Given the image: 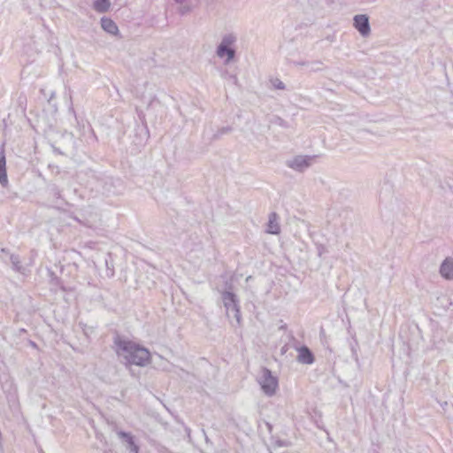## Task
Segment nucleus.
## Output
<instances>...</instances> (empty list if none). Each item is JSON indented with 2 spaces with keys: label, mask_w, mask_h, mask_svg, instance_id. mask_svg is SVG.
Wrapping results in <instances>:
<instances>
[{
  "label": "nucleus",
  "mask_w": 453,
  "mask_h": 453,
  "mask_svg": "<svg viewBox=\"0 0 453 453\" xmlns=\"http://www.w3.org/2000/svg\"><path fill=\"white\" fill-rule=\"evenodd\" d=\"M114 344L117 355L122 357L127 364L145 366L150 361V351L132 341L118 336Z\"/></svg>",
  "instance_id": "f257e3e1"
},
{
  "label": "nucleus",
  "mask_w": 453,
  "mask_h": 453,
  "mask_svg": "<svg viewBox=\"0 0 453 453\" xmlns=\"http://www.w3.org/2000/svg\"><path fill=\"white\" fill-rule=\"evenodd\" d=\"M257 380L265 395L273 396L276 394L279 388L278 378L270 370L262 368Z\"/></svg>",
  "instance_id": "f03ea898"
},
{
  "label": "nucleus",
  "mask_w": 453,
  "mask_h": 453,
  "mask_svg": "<svg viewBox=\"0 0 453 453\" xmlns=\"http://www.w3.org/2000/svg\"><path fill=\"white\" fill-rule=\"evenodd\" d=\"M316 156L296 155L286 161V165L298 173H303L315 162Z\"/></svg>",
  "instance_id": "7ed1b4c3"
},
{
  "label": "nucleus",
  "mask_w": 453,
  "mask_h": 453,
  "mask_svg": "<svg viewBox=\"0 0 453 453\" xmlns=\"http://www.w3.org/2000/svg\"><path fill=\"white\" fill-rule=\"evenodd\" d=\"M236 41V37L233 35H226L222 38L217 48V56L220 58H226L225 63H230L234 56L235 50L231 47Z\"/></svg>",
  "instance_id": "20e7f679"
},
{
  "label": "nucleus",
  "mask_w": 453,
  "mask_h": 453,
  "mask_svg": "<svg viewBox=\"0 0 453 453\" xmlns=\"http://www.w3.org/2000/svg\"><path fill=\"white\" fill-rule=\"evenodd\" d=\"M222 301L226 310L227 317H230L231 313H233V317L236 319L237 323L240 324L241 313L236 296L232 292L225 291L222 294Z\"/></svg>",
  "instance_id": "39448f33"
},
{
  "label": "nucleus",
  "mask_w": 453,
  "mask_h": 453,
  "mask_svg": "<svg viewBox=\"0 0 453 453\" xmlns=\"http://www.w3.org/2000/svg\"><path fill=\"white\" fill-rule=\"evenodd\" d=\"M353 26L363 37H368L371 35V27L369 17L366 14H357L353 18Z\"/></svg>",
  "instance_id": "423d86ee"
},
{
  "label": "nucleus",
  "mask_w": 453,
  "mask_h": 453,
  "mask_svg": "<svg viewBox=\"0 0 453 453\" xmlns=\"http://www.w3.org/2000/svg\"><path fill=\"white\" fill-rule=\"evenodd\" d=\"M118 437L126 444L127 449L133 453H139V447L134 441V436L130 433L117 430Z\"/></svg>",
  "instance_id": "0eeeda50"
},
{
  "label": "nucleus",
  "mask_w": 453,
  "mask_h": 453,
  "mask_svg": "<svg viewBox=\"0 0 453 453\" xmlns=\"http://www.w3.org/2000/svg\"><path fill=\"white\" fill-rule=\"evenodd\" d=\"M82 218L83 219L81 220L82 224L91 228L96 227L101 221L99 214L92 210L84 211Z\"/></svg>",
  "instance_id": "6e6552de"
},
{
  "label": "nucleus",
  "mask_w": 453,
  "mask_h": 453,
  "mask_svg": "<svg viewBox=\"0 0 453 453\" xmlns=\"http://www.w3.org/2000/svg\"><path fill=\"white\" fill-rule=\"evenodd\" d=\"M440 274L448 280H453V257H446L440 266Z\"/></svg>",
  "instance_id": "1a4fd4ad"
},
{
  "label": "nucleus",
  "mask_w": 453,
  "mask_h": 453,
  "mask_svg": "<svg viewBox=\"0 0 453 453\" xmlns=\"http://www.w3.org/2000/svg\"><path fill=\"white\" fill-rule=\"evenodd\" d=\"M266 233L271 234H279L280 226L279 224V217L275 212L269 214L268 222L266 225Z\"/></svg>",
  "instance_id": "9d476101"
},
{
  "label": "nucleus",
  "mask_w": 453,
  "mask_h": 453,
  "mask_svg": "<svg viewBox=\"0 0 453 453\" xmlns=\"http://www.w3.org/2000/svg\"><path fill=\"white\" fill-rule=\"evenodd\" d=\"M1 253L4 254L6 256H9L10 262L12 264V269L18 273H20L22 274L25 273V267L22 266L21 261L19 259V257L15 254H10L9 251L6 249H2Z\"/></svg>",
  "instance_id": "9b49d317"
},
{
  "label": "nucleus",
  "mask_w": 453,
  "mask_h": 453,
  "mask_svg": "<svg viewBox=\"0 0 453 453\" xmlns=\"http://www.w3.org/2000/svg\"><path fill=\"white\" fill-rule=\"evenodd\" d=\"M101 27L105 32L112 35H117L119 34V28L116 23L109 18L104 17L101 19Z\"/></svg>",
  "instance_id": "f8f14e48"
},
{
  "label": "nucleus",
  "mask_w": 453,
  "mask_h": 453,
  "mask_svg": "<svg viewBox=\"0 0 453 453\" xmlns=\"http://www.w3.org/2000/svg\"><path fill=\"white\" fill-rule=\"evenodd\" d=\"M0 183L3 187H6L8 184L6 160L4 151L0 152Z\"/></svg>",
  "instance_id": "ddd939ff"
},
{
  "label": "nucleus",
  "mask_w": 453,
  "mask_h": 453,
  "mask_svg": "<svg viewBox=\"0 0 453 453\" xmlns=\"http://www.w3.org/2000/svg\"><path fill=\"white\" fill-rule=\"evenodd\" d=\"M297 360L302 364L310 365L313 362V356L307 347H302L298 350Z\"/></svg>",
  "instance_id": "4468645a"
},
{
  "label": "nucleus",
  "mask_w": 453,
  "mask_h": 453,
  "mask_svg": "<svg viewBox=\"0 0 453 453\" xmlns=\"http://www.w3.org/2000/svg\"><path fill=\"white\" fill-rule=\"evenodd\" d=\"M360 90H357L355 92L361 95L368 101L375 100L377 91L374 89V87H360Z\"/></svg>",
  "instance_id": "2eb2a0df"
},
{
  "label": "nucleus",
  "mask_w": 453,
  "mask_h": 453,
  "mask_svg": "<svg viewBox=\"0 0 453 453\" xmlns=\"http://www.w3.org/2000/svg\"><path fill=\"white\" fill-rule=\"evenodd\" d=\"M110 5L109 0H96L93 7L98 12H105L109 10Z\"/></svg>",
  "instance_id": "dca6fc26"
},
{
  "label": "nucleus",
  "mask_w": 453,
  "mask_h": 453,
  "mask_svg": "<svg viewBox=\"0 0 453 453\" xmlns=\"http://www.w3.org/2000/svg\"><path fill=\"white\" fill-rule=\"evenodd\" d=\"M271 82H272V85H273V86L283 85L282 82L278 78L272 79Z\"/></svg>",
  "instance_id": "f3484780"
},
{
  "label": "nucleus",
  "mask_w": 453,
  "mask_h": 453,
  "mask_svg": "<svg viewBox=\"0 0 453 453\" xmlns=\"http://www.w3.org/2000/svg\"><path fill=\"white\" fill-rule=\"evenodd\" d=\"M67 296H68L67 297H65V299L66 301H68L70 298H71V299H73V297H74L73 293H69Z\"/></svg>",
  "instance_id": "a211bd4d"
},
{
  "label": "nucleus",
  "mask_w": 453,
  "mask_h": 453,
  "mask_svg": "<svg viewBox=\"0 0 453 453\" xmlns=\"http://www.w3.org/2000/svg\"><path fill=\"white\" fill-rule=\"evenodd\" d=\"M176 2H180L181 0H175Z\"/></svg>",
  "instance_id": "6ab92c4d"
}]
</instances>
